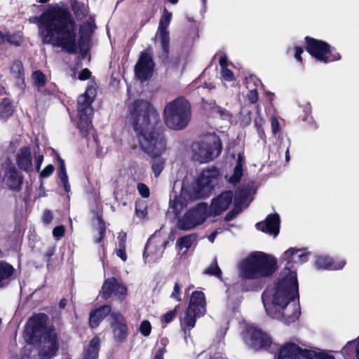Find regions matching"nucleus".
<instances>
[{"label": "nucleus", "mask_w": 359, "mask_h": 359, "mask_svg": "<svg viewBox=\"0 0 359 359\" xmlns=\"http://www.w3.org/2000/svg\"><path fill=\"white\" fill-rule=\"evenodd\" d=\"M252 112L250 111H248L246 115L243 118V121H245L246 125H249L251 122V117Z\"/></svg>", "instance_id": "64"}, {"label": "nucleus", "mask_w": 359, "mask_h": 359, "mask_svg": "<svg viewBox=\"0 0 359 359\" xmlns=\"http://www.w3.org/2000/svg\"><path fill=\"white\" fill-rule=\"evenodd\" d=\"M100 349V339L99 337H94L88 347L83 351V359H98Z\"/></svg>", "instance_id": "28"}, {"label": "nucleus", "mask_w": 359, "mask_h": 359, "mask_svg": "<svg viewBox=\"0 0 359 359\" xmlns=\"http://www.w3.org/2000/svg\"><path fill=\"white\" fill-rule=\"evenodd\" d=\"M115 252L116 256H118L122 261L126 262L127 260L128 256L126 252V247H118L116 249Z\"/></svg>", "instance_id": "55"}, {"label": "nucleus", "mask_w": 359, "mask_h": 359, "mask_svg": "<svg viewBox=\"0 0 359 359\" xmlns=\"http://www.w3.org/2000/svg\"><path fill=\"white\" fill-rule=\"evenodd\" d=\"M36 24L38 34L43 44L62 48L69 54H75L78 48L88 47L91 39L79 34L77 40V25L66 7L49 5L40 15L29 18Z\"/></svg>", "instance_id": "2"}, {"label": "nucleus", "mask_w": 359, "mask_h": 359, "mask_svg": "<svg viewBox=\"0 0 359 359\" xmlns=\"http://www.w3.org/2000/svg\"><path fill=\"white\" fill-rule=\"evenodd\" d=\"M198 235L196 233L179 237L177 239L176 248L179 250H182L184 248L187 250L191 247L192 244L196 241Z\"/></svg>", "instance_id": "31"}, {"label": "nucleus", "mask_w": 359, "mask_h": 359, "mask_svg": "<svg viewBox=\"0 0 359 359\" xmlns=\"http://www.w3.org/2000/svg\"><path fill=\"white\" fill-rule=\"evenodd\" d=\"M111 306L109 304H104L97 308L93 309L89 313V326L94 329L97 327L101 322L111 313Z\"/></svg>", "instance_id": "22"}, {"label": "nucleus", "mask_w": 359, "mask_h": 359, "mask_svg": "<svg viewBox=\"0 0 359 359\" xmlns=\"http://www.w3.org/2000/svg\"><path fill=\"white\" fill-rule=\"evenodd\" d=\"M129 112V122L136 133L140 148L151 158V170L158 177L165 167V159L162 155L167 149L160 116L151 102L142 99L135 100Z\"/></svg>", "instance_id": "1"}, {"label": "nucleus", "mask_w": 359, "mask_h": 359, "mask_svg": "<svg viewBox=\"0 0 359 359\" xmlns=\"http://www.w3.org/2000/svg\"><path fill=\"white\" fill-rule=\"evenodd\" d=\"M151 47L140 53L139 59L134 67L135 76L141 81L150 79L154 73L155 63L151 54Z\"/></svg>", "instance_id": "15"}, {"label": "nucleus", "mask_w": 359, "mask_h": 359, "mask_svg": "<svg viewBox=\"0 0 359 359\" xmlns=\"http://www.w3.org/2000/svg\"><path fill=\"white\" fill-rule=\"evenodd\" d=\"M16 164L18 168L25 172L33 171L32 149L29 146L21 147L15 156Z\"/></svg>", "instance_id": "20"}, {"label": "nucleus", "mask_w": 359, "mask_h": 359, "mask_svg": "<svg viewBox=\"0 0 359 359\" xmlns=\"http://www.w3.org/2000/svg\"><path fill=\"white\" fill-rule=\"evenodd\" d=\"M11 73L14 75L16 80L25 83V69L23 64L20 60H15L13 62L10 68Z\"/></svg>", "instance_id": "32"}, {"label": "nucleus", "mask_w": 359, "mask_h": 359, "mask_svg": "<svg viewBox=\"0 0 359 359\" xmlns=\"http://www.w3.org/2000/svg\"><path fill=\"white\" fill-rule=\"evenodd\" d=\"M227 61H228V58L226 55H223L222 56L220 57L219 63V65L221 66V69L227 67Z\"/></svg>", "instance_id": "61"}, {"label": "nucleus", "mask_w": 359, "mask_h": 359, "mask_svg": "<svg viewBox=\"0 0 359 359\" xmlns=\"http://www.w3.org/2000/svg\"><path fill=\"white\" fill-rule=\"evenodd\" d=\"M6 185L13 191H19L22 189L23 176L15 166L8 168L6 170Z\"/></svg>", "instance_id": "24"}, {"label": "nucleus", "mask_w": 359, "mask_h": 359, "mask_svg": "<svg viewBox=\"0 0 359 359\" xmlns=\"http://www.w3.org/2000/svg\"><path fill=\"white\" fill-rule=\"evenodd\" d=\"M293 310L291 313L283 311L281 313L283 321L286 325H290L291 323L295 322L301 314L299 303L297 305H293Z\"/></svg>", "instance_id": "33"}, {"label": "nucleus", "mask_w": 359, "mask_h": 359, "mask_svg": "<svg viewBox=\"0 0 359 359\" xmlns=\"http://www.w3.org/2000/svg\"><path fill=\"white\" fill-rule=\"evenodd\" d=\"M14 273L15 269L11 264L5 261L0 262V287L8 285L14 276Z\"/></svg>", "instance_id": "27"}, {"label": "nucleus", "mask_w": 359, "mask_h": 359, "mask_svg": "<svg viewBox=\"0 0 359 359\" xmlns=\"http://www.w3.org/2000/svg\"><path fill=\"white\" fill-rule=\"evenodd\" d=\"M170 298L173 299L177 302L182 301V297H181V287L180 285V283L178 282H176L173 287V290L170 294Z\"/></svg>", "instance_id": "45"}, {"label": "nucleus", "mask_w": 359, "mask_h": 359, "mask_svg": "<svg viewBox=\"0 0 359 359\" xmlns=\"http://www.w3.org/2000/svg\"><path fill=\"white\" fill-rule=\"evenodd\" d=\"M295 53L294 57L297 60L300 62H302V54L304 53V48L302 46H297L294 47Z\"/></svg>", "instance_id": "57"}, {"label": "nucleus", "mask_w": 359, "mask_h": 359, "mask_svg": "<svg viewBox=\"0 0 359 359\" xmlns=\"http://www.w3.org/2000/svg\"><path fill=\"white\" fill-rule=\"evenodd\" d=\"M280 218L278 213H271L267 215L263 221L255 224L258 231L276 237L280 232Z\"/></svg>", "instance_id": "19"}, {"label": "nucleus", "mask_w": 359, "mask_h": 359, "mask_svg": "<svg viewBox=\"0 0 359 359\" xmlns=\"http://www.w3.org/2000/svg\"><path fill=\"white\" fill-rule=\"evenodd\" d=\"M304 48L311 57L325 64L338 61L341 58L336 48L327 42L309 36L304 37Z\"/></svg>", "instance_id": "8"}, {"label": "nucleus", "mask_w": 359, "mask_h": 359, "mask_svg": "<svg viewBox=\"0 0 359 359\" xmlns=\"http://www.w3.org/2000/svg\"><path fill=\"white\" fill-rule=\"evenodd\" d=\"M180 307V304H177L175 306L174 309L169 311L163 316H161L160 318V321L161 324L167 325L170 323L177 316Z\"/></svg>", "instance_id": "36"}, {"label": "nucleus", "mask_w": 359, "mask_h": 359, "mask_svg": "<svg viewBox=\"0 0 359 359\" xmlns=\"http://www.w3.org/2000/svg\"><path fill=\"white\" fill-rule=\"evenodd\" d=\"M277 259L266 252L256 251L248 255L241 264V275L246 280L269 278L278 270Z\"/></svg>", "instance_id": "6"}, {"label": "nucleus", "mask_w": 359, "mask_h": 359, "mask_svg": "<svg viewBox=\"0 0 359 359\" xmlns=\"http://www.w3.org/2000/svg\"><path fill=\"white\" fill-rule=\"evenodd\" d=\"M233 196V191L229 190L222 192L214 198L208 208L210 216H219L226 211L232 202Z\"/></svg>", "instance_id": "18"}, {"label": "nucleus", "mask_w": 359, "mask_h": 359, "mask_svg": "<svg viewBox=\"0 0 359 359\" xmlns=\"http://www.w3.org/2000/svg\"><path fill=\"white\" fill-rule=\"evenodd\" d=\"M96 95V89L93 86L88 87L86 92L79 97L77 104L78 114H91V104Z\"/></svg>", "instance_id": "21"}, {"label": "nucleus", "mask_w": 359, "mask_h": 359, "mask_svg": "<svg viewBox=\"0 0 359 359\" xmlns=\"http://www.w3.org/2000/svg\"><path fill=\"white\" fill-rule=\"evenodd\" d=\"M65 233V228L63 225L55 226L53 230V236L56 239H60L64 236Z\"/></svg>", "instance_id": "48"}, {"label": "nucleus", "mask_w": 359, "mask_h": 359, "mask_svg": "<svg viewBox=\"0 0 359 359\" xmlns=\"http://www.w3.org/2000/svg\"><path fill=\"white\" fill-rule=\"evenodd\" d=\"M55 247H50L49 248L46 253H45V257L48 259L50 260V258L52 257V256L55 254Z\"/></svg>", "instance_id": "63"}, {"label": "nucleus", "mask_w": 359, "mask_h": 359, "mask_svg": "<svg viewBox=\"0 0 359 359\" xmlns=\"http://www.w3.org/2000/svg\"><path fill=\"white\" fill-rule=\"evenodd\" d=\"M164 121L170 129H184L191 118V106L184 97L180 96L166 104L163 111Z\"/></svg>", "instance_id": "7"}, {"label": "nucleus", "mask_w": 359, "mask_h": 359, "mask_svg": "<svg viewBox=\"0 0 359 359\" xmlns=\"http://www.w3.org/2000/svg\"><path fill=\"white\" fill-rule=\"evenodd\" d=\"M205 274L213 276L218 278H222V271L218 266L217 259H215L210 265L204 271Z\"/></svg>", "instance_id": "37"}, {"label": "nucleus", "mask_w": 359, "mask_h": 359, "mask_svg": "<svg viewBox=\"0 0 359 359\" xmlns=\"http://www.w3.org/2000/svg\"><path fill=\"white\" fill-rule=\"evenodd\" d=\"M118 247L120 248H126V240H127V234L124 231H121L118 233Z\"/></svg>", "instance_id": "51"}, {"label": "nucleus", "mask_w": 359, "mask_h": 359, "mask_svg": "<svg viewBox=\"0 0 359 359\" xmlns=\"http://www.w3.org/2000/svg\"><path fill=\"white\" fill-rule=\"evenodd\" d=\"M57 161H58V164H59V168H58L59 178L60 179L62 177H68V175L67 174L65 161L59 155L57 156Z\"/></svg>", "instance_id": "44"}, {"label": "nucleus", "mask_w": 359, "mask_h": 359, "mask_svg": "<svg viewBox=\"0 0 359 359\" xmlns=\"http://www.w3.org/2000/svg\"><path fill=\"white\" fill-rule=\"evenodd\" d=\"M194 158L200 163H208L219 156L222 151V143L219 136L214 135L192 144Z\"/></svg>", "instance_id": "10"}, {"label": "nucleus", "mask_w": 359, "mask_h": 359, "mask_svg": "<svg viewBox=\"0 0 359 359\" xmlns=\"http://www.w3.org/2000/svg\"><path fill=\"white\" fill-rule=\"evenodd\" d=\"M53 219V215L50 210H46L43 212V220L46 224H49Z\"/></svg>", "instance_id": "59"}, {"label": "nucleus", "mask_w": 359, "mask_h": 359, "mask_svg": "<svg viewBox=\"0 0 359 359\" xmlns=\"http://www.w3.org/2000/svg\"><path fill=\"white\" fill-rule=\"evenodd\" d=\"M240 213V210L238 209H232L230 210L224 217V220L225 222H229L233 219L237 217V215Z\"/></svg>", "instance_id": "54"}, {"label": "nucleus", "mask_w": 359, "mask_h": 359, "mask_svg": "<svg viewBox=\"0 0 359 359\" xmlns=\"http://www.w3.org/2000/svg\"><path fill=\"white\" fill-rule=\"evenodd\" d=\"M110 327L112 330L113 339L118 343L124 342L128 336L127 320L119 311L110 313Z\"/></svg>", "instance_id": "16"}, {"label": "nucleus", "mask_w": 359, "mask_h": 359, "mask_svg": "<svg viewBox=\"0 0 359 359\" xmlns=\"http://www.w3.org/2000/svg\"><path fill=\"white\" fill-rule=\"evenodd\" d=\"M137 189L139 194L143 198H148L149 196L150 192L148 186L142 182H140L137 185Z\"/></svg>", "instance_id": "46"}, {"label": "nucleus", "mask_w": 359, "mask_h": 359, "mask_svg": "<svg viewBox=\"0 0 359 359\" xmlns=\"http://www.w3.org/2000/svg\"><path fill=\"white\" fill-rule=\"evenodd\" d=\"M151 323L147 320H144L140 324V332L143 336L148 337L151 334Z\"/></svg>", "instance_id": "43"}, {"label": "nucleus", "mask_w": 359, "mask_h": 359, "mask_svg": "<svg viewBox=\"0 0 359 359\" xmlns=\"http://www.w3.org/2000/svg\"><path fill=\"white\" fill-rule=\"evenodd\" d=\"M276 359H335L323 351L302 348L294 342H287L280 347Z\"/></svg>", "instance_id": "11"}, {"label": "nucleus", "mask_w": 359, "mask_h": 359, "mask_svg": "<svg viewBox=\"0 0 359 359\" xmlns=\"http://www.w3.org/2000/svg\"><path fill=\"white\" fill-rule=\"evenodd\" d=\"M243 176V167L242 163L237 162L234 169L233 173L229 178V182L233 184L238 183Z\"/></svg>", "instance_id": "39"}, {"label": "nucleus", "mask_w": 359, "mask_h": 359, "mask_svg": "<svg viewBox=\"0 0 359 359\" xmlns=\"http://www.w3.org/2000/svg\"><path fill=\"white\" fill-rule=\"evenodd\" d=\"M346 263L344 259L337 260L328 256L320 255L316 257L315 266L318 269L340 270Z\"/></svg>", "instance_id": "23"}, {"label": "nucleus", "mask_w": 359, "mask_h": 359, "mask_svg": "<svg viewBox=\"0 0 359 359\" xmlns=\"http://www.w3.org/2000/svg\"><path fill=\"white\" fill-rule=\"evenodd\" d=\"M62 184L63 185L64 189L67 193L71 191V187L69 183L68 177L60 178Z\"/></svg>", "instance_id": "60"}, {"label": "nucleus", "mask_w": 359, "mask_h": 359, "mask_svg": "<svg viewBox=\"0 0 359 359\" xmlns=\"http://www.w3.org/2000/svg\"><path fill=\"white\" fill-rule=\"evenodd\" d=\"M209 216L208 204L201 202L188 210L177 220V226L180 230L189 231L203 224Z\"/></svg>", "instance_id": "12"}, {"label": "nucleus", "mask_w": 359, "mask_h": 359, "mask_svg": "<svg viewBox=\"0 0 359 359\" xmlns=\"http://www.w3.org/2000/svg\"><path fill=\"white\" fill-rule=\"evenodd\" d=\"M98 220H99V228H98L99 237L97 238L95 241V242L96 243H100L104 238L105 233H106V226H105L104 222L103 221V219L101 217H100L98 219Z\"/></svg>", "instance_id": "42"}, {"label": "nucleus", "mask_w": 359, "mask_h": 359, "mask_svg": "<svg viewBox=\"0 0 359 359\" xmlns=\"http://www.w3.org/2000/svg\"><path fill=\"white\" fill-rule=\"evenodd\" d=\"M4 39L9 44L15 47L20 46L23 43L22 35L20 33L7 34Z\"/></svg>", "instance_id": "38"}, {"label": "nucleus", "mask_w": 359, "mask_h": 359, "mask_svg": "<svg viewBox=\"0 0 359 359\" xmlns=\"http://www.w3.org/2000/svg\"><path fill=\"white\" fill-rule=\"evenodd\" d=\"M14 112V108L11 100L4 97L0 103V118H8Z\"/></svg>", "instance_id": "35"}, {"label": "nucleus", "mask_w": 359, "mask_h": 359, "mask_svg": "<svg viewBox=\"0 0 359 359\" xmlns=\"http://www.w3.org/2000/svg\"><path fill=\"white\" fill-rule=\"evenodd\" d=\"M271 130L272 133L274 135H276L280 132V123L278 120L275 117L273 116L271 119Z\"/></svg>", "instance_id": "52"}, {"label": "nucleus", "mask_w": 359, "mask_h": 359, "mask_svg": "<svg viewBox=\"0 0 359 359\" xmlns=\"http://www.w3.org/2000/svg\"><path fill=\"white\" fill-rule=\"evenodd\" d=\"M206 311L205 294L201 291H194L189 298L184 317L180 319L182 327L191 330L195 327L196 320L203 316Z\"/></svg>", "instance_id": "9"}, {"label": "nucleus", "mask_w": 359, "mask_h": 359, "mask_svg": "<svg viewBox=\"0 0 359 359\" xmlns=\"http://www.w3.org/2000/svg\"><path fill=\"white\" fill-rule=\"evenodd\" d=\"M48 316L44 313L33 314L27 320L23 337L28 344L38 345L40 359H52L60 349L58 334L53 325L47 326Z\"/></svg>", "instance_id": "4"}, {"label": "nucleus", "mask_w": 359, "mask_h": 359, "mask_svg": "<svg viewBox=\"0 0 359 359\" xmlns=\"http://www.w3.org/2000/svg\"><path fill=\"white\" fill-rule=\"evenodd\" d=\"M304 115L303 116V117L302 118V121H306L308 120V118L309 116L311 115V105L309 104V106L305 108V109L304 110Z\"/></svg>", "instance_id": "62"}, {"label": "nucleus", "mask_w": 359, "mask_h": 359, "mask_svg": "<svg viewBox=\"0 0 359 359\" xmlns=\"http://www.w3.org/2000/svg\"><path fill=\"white\" fill-rule=\"evenodd\" d=\"M71 9L77 20H82L88 16L90 7L88 3L79 1V0H69Z\"/></svg>", "instance_id": "26"}, {"label": "nucleus", "mask_w": 359, "mask_h": 359, "mask_svg": "<svg viewBox=\"0 0 359 359\" xmlns=\"http://www.w3.org/2000/svg\"><path fill=\"white\" fill-rule=\"evenodd\" d=\"M43 161V154H39L35 158V168L36 170L39 172L41 169V164Z\"/></svg>", "instance_id": "58"}, {"label": "nucleus", "mask_w": 359, "mask_h": 359, "mask_svg": "<svg viewBox=\"0 0 359 359\" xmlns=\"http://www.w3.org/2000/svg\"><path fill=\"white\" fill-rule=\"evenodd\" d=\"M247 334L250 337V346L256 351L267 349L272 344L270 336L259 328L250 327L247 329Z\"/></svg>", "instance_id": "17"}, {"label": "nucleus", "mask_w": 359, "mask_h": 359, "mask_svg": "<svg viewBox=\"0 0 359 359\" xmlns=\"http://www.w3.org/2000/svg\"><path fill=\"white\" fill-rule=\"evenodd\" d=\"M166 352V345L163 344L161 348H158L152 359H164L163 355Z\"/></svg>", "instance_id": "56"}, {"label": "nucleus", "mask_w": 359, "mask_h": 359, "mask_svg": "<svg viewBox=\"0 0 359 359\" xmlns=\"http://www.w3.org/2000/svg\"><path fill=\"white\" fill-rule=\"evenodd\" d=\"M249 194V191L246 189H238L236 191V195L234 197V202L236 203H242L245 201Z\"/></svg>", "instance_id": "41"}, {"label": "nucleus", "mask_w": 359, "mask_h": 359, "mask_svg": "<svg viewBox=\"0 0 359 359\" xmlns=\"http://www.w3.org/2000/svg\"><path fill=\"white\" fill-rule=\"evenodd\" d=\"M222 78L226 81H232L235 79L233 72L227 67L221 69Z\"/></svg>", "instance_id": "47"}, {"label": "nucleus", "mask_w": 359, "mask_h": 359, "mask_svg": "<svg viewBox=\"0 0 359 359\" xmlns=\"http://www.w3.org/2000/svg\"><path fill=\"white\" fill-rule=\"evenodd\" d=\"M91 72L88 68L83 69L79 74L78 79L81 81H86L90 78Z\"/></svg>", "instance_id": "53"}, {"label": "nucleus", "mask_w": 359, "mask_h": 359, "mask_svg": "<svg viewBox=\"0 0 359 359\" xmlns=\"http://www.w3.org/2000/svg\"><path fill=\"white\" fill-rule=\"evenodd\" d=\"M340 353L345 359H359V336L348 341Z\"/></svg>", "instance_id": "25"}, {"label": "nucleus", "mask_w": 359, "mask_h": 359, "mask_svg": "<svg viewBox=\"0 0 359 359\" xmlns=\"http://www.w3.org/2000/svg\"><path fill=\"white\" fill-rule=\"evenodd\" d=\"M247 98L251 104H255L259 100L258 92L257 89H252L248 91Z\"/></svg>", "instance_id": "50"}, {"label": "nucleus", "mask_w": 359, "mask_h": 359, "mask_svg": "<svg viewBox=\"0 0 359 359\" xmlns=\"http://www.w3.org/2000/svg\"><path fill=\"white\" fill-rule=\"evenodd\" d=\"M219 176V170L215 167L204 169L201 171L195 183L187 188L182 184L179 196H175L173 201H170V207L173 213L178 216L182 210L187 207L188 201L209 197L215 188Z\"/></svg>", "instance_id": "5"}, {"label": "nucleus", "mask_w": 359, "mask_h": 359, "mask_svg": "<svg viewBox=\"0 0 359 359\" xmlns=\"http://www.w3.org/2000/svg\"><path fill=\"white\" fill-rule=\"evenodd\" d=\"M309 252L302 249L290 248L281 257V262H285V266L280 271L278 279L275 285L272 304H266L264 292L262 302L268 315L277 317V311L273 309L283 310L295 297L299 299V285L297 274L294 264H303L308 261Z\"/></svg>", "instance_id": "3"}, {"label": "nucleus", "mask_w": 359, "mask_h": 359, "mask_svg": "<svg viewBox=\"0 0 359 359\" xmlns=\"http://www.w3.org/2000/svg\"><path fill=\"white\" fill-rule=\"evenodd\" d=\"M55 167L52 164L46 165L42 171L40 172V177L42 178H46L50 177L54 172Z\"/></svg>", "instance_id": "49"}, {"label": "nucleus", "mask_w": 359, "mask_h": 359, "mask_svg": "<svg viewBox=\"0 0 359 359\" xmlns=\"http://www.w3.org/2000/svg\"><path fill=\"white\" fill-rule=\"evenodd\" d=\"M172 13L164 8L156 33V37L158 39L161 48L159 57L163 62H168L170 56V37L168 27L172 20Z\"/></svg>", "instance_id": "13"}, {"label": "nucleus", "mask_w": 359, "mask_h": 359, "mask_svg": "<svg viewBox=\"0 0 359 359\" xmlns=\"http://www.w3.org/2000/svg\"><path fill=\"white\" fill-rule=\"evenodd\" d=\"M128 292L126 284L115 277H111L104 280L100 291V296L103 300H107L114 295L122 304L126 303Z\"/></svg>", "instance_id": "14"}, {"label": "nucleus", "mask_w": 359, "mask_h": 359, "mask_svg": "<svg viewBox=\"0 0 359 359\" xmlns=\"http://www.w3.org/2000/svg\"><path fill=\"white\" fill-rule=\"evenodd\" d=\"M97 28L94 15H90L86 21H84L79 27V34L90 39L95 29Z\"/></svg>", "instance_id": "30"}, {"label": "nucleus", "mask_w": 359, "mask_h": 359, "mask_svg": "<svg viewBox=\"0 0 359 359\" xmlns=\"http://www.w3.org/2000/svg\"><path fill=\"white\" fill-rule=\"evenodd\" d=\"M79 116L77 128L83 137H87L89 130L93 126L90 114H79Z\"/></svg>", "instance_id": "29"}, {"label": "nucleus", "mask_w": 359, "mask_h": 359, "mask_svg": "<svg viewBox=\"0 0 359 359\" xmlns=\"http://www.w3.org/2000/svg\"><path fill=\"white\" fill-rule=\"evenodd\" d=\"M255 126L257 129V132L260 138H264L265 137L264 130L263 128V125L264 124L265 121L263 117H262L259 110H257V116L255 118Z\"/></svg>", "instance_id": "40"}, {"label": "nucleus", "mask_w": 359, "mask_h": 359, "mask_svg": "<svg viewBox=\"0 0 359 359\" xmlns=\"http://www.w3.org/2000/svg\"><path fill=\"white\" fill-rule=\"evenodd\" d=\"M32 82L34 86L39 90L44 87L47 83L46 75L41 70H35L31 75Z\"/></svg>", "instance_id": "34"}]
</instances>
